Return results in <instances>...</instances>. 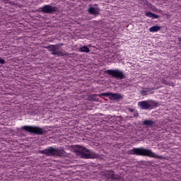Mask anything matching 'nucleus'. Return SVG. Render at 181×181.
Returning a JSON list of instances; mask_svg holds the SVG:
<instances>
[{"mask_svg":"<svg viewBox=\"0 0 181 181\" xmlns=\"http://www.w3.org/2000/svg\"><path fill=\"white\" fill-rule=\"evenodd\" d=\"M128 155H136V156H148L154 158V159H165V156L156 154L152 150L146 149L142 147L133 148L127 151Z\"/></svg>","mask_w":181,"mask_h":181,"instance_id":"obj_1","label":"nucleus"},{"mask_svg":"<svg viewBox=\"0 0 181 181\" xmlns=\"http://www.w3.org/2000/svg\"><path fill=\"white\" fill-rule=\"evenodd\" d=\"M60 46H63V44L49 45L47 47H45V49H47L48 52H52L51 54L57 56V57L69 56L68 52H64Z\"/></svg>","mask_w":181,"mask_h":181,"instance_id":"obj_2","label":"nucleus"},{"mask_svg":"<svg viewBox=\"0 0 181 181\" xmlns=\"http://www.w3.org/2000/svg\"><path fill=\"white\" fill-rule=\"evenodd\" d=\"M78 152L80 153L81 158L83 159H96L100 158V154L95 153L94 151H91L81 146H78Z\"/></svg>","mask_w":181,"mask_h":181,"instance_id":"obj_3","label":"nucleus"},{"mask_svg":"<svg viewBox=\"0 0 181 181\" xmlns=\"http://www.w3.org/2000/svg\"><path fill=\"white\" fill-rule=\"evenodd\" d=\"M40 153L42 155H47V156H60L65 155L66 151L62 148L49 147L48 148L40 151Z\"/></svg>","mask_w":181,"mask_h":181,"instance_id":"obj_4","label":"nucleus"},{"mask_svg":"<svg viewBox=\"0 0 181 181\" xmlns=\"http://www.w3.org/2000/svg\"><path fill=\"white\" fill-rule=\"evenodd\" d=\"M21 131H25V132H30V134H35V135H45L46 130L42 127L37 126H28L25 125L21 127Z\"/></svg>","mask_w":181,"mask_h":181,"instance_id":"obj_5","label":"nucleus"},{"mask_svg":"<svg viewBox=\"0 0 181 181\" xmlns=\"http://www.w3.org/2000/svg\"><path fill=\"white\" fill-rule=\"evenodd\" d=\"M138 107L141 108V110H153V108H156L159 103L155 100H142L138 102Z\"/></svg>","mask_w":181,"mask_h":181,"instance_id":"obj_6","label":"nucleus"},{"mask_svg":"<svg viewBox=\"0 0 181 181\" xmlns=\"http://www.w3.org/2000/svg\"><path fill=\"white\" fill-rule=\"evenodd\" d=\"M105 74L111 76L113 78H117L118 80H124V78H127L125 74L119 69H107L105 71Z\"/></svg>","mask_w":181,"mask_h":181,"instance_id":"obj_7","label":"nucleus"},{"mask_svg":"<svg viewBox=\"0 0 181 181\" xmlns=\"http://www.w3.org/2000/svg\"><path fill=\"white\" fill-rule=\"evenodd\" d=\"M102 175L108 180L124 181V178H122V177L114 174V171L112 170H105L102 173Z\"/></svg>","mask_w":181,"mask_h":181,"instance_id":"obj_8","label":"nucleus"},{"mask_svg":"<svg viewBox=\"0 0 181 181\" xmlns=\"http://www.w3.org/2000/svg\"><path fill=\"white\" fill-rule=\"evenodd\" d=\"M99 97H109L111 101H118V100H122V98H124L119 93H112L110 92L100 93Z\"/></svg>","mask_w":181,"mask_h":181,"instance_id":"obj_9","label":"nucleus"},{"mask_svg":"<svg viewBox=\"0 0 181 181\" xmlns=\"http://www.w3.org/2000/svg\"><path fill=\"white\" fill-rule=\"evenodd\" d=\"M40 12H42V13H54V12H57V11H59V8H57V6H53L48 4L40 8Z\"/></svg>","mask_w":181,"mask_h":181,"instance_id":"obj_10","label":"nucleus"},{"mask_svg":"<svg viewBox=\"0 0 181 181\" xmlns=\"http://www.w3.org/2000/svg\"><path fill=\"white\" fill-rule=\"evenodd\" d=\"M101 11V9L98 7H93L90 6L88 9V12L89 15H100V12Z\"/></svg>","mask_w":181,"mask_h":181,"instance_id":"obj_11","label":"nucleus"},{"mask_svg":"<svg viewBox=\"0 0 181 181\" xmlns=\"http://www.w3.org/2000/svg\"><path fill=\"white\" fill-rule=\"evenodd\" d=\"M145 15L147 16V18H152V19H159V15L155 14L151 11L146 12Z\"/></svg>","mask_w":181,"mask_h":181,"instance_id":"obj_12","label":"nucleus"},{"mask_svg":"<svg viewBox=\"0 0 181 181\" xmlns=\"http://www.w3.org/2000/svg\"><path fill=\"white\" fill-rule=\"evenodd\" d=\"M153 124H155V122L151 119H145L143 122V125L145 127H153Z\"/></svg>","mask_w":181,"mask_h":181,"instance_id":"obj_13","label":"nucleus"},{"mask_svg":"<svg viewBox=\"0 0 181 181\" xmlns=\"http://www.w3.org/2000/svg\"><path fill=\"white\" fill-rule=\"evenodd\" d=\"M160 30V26L159 25H154L148 29L149 32H151L152 33H155V32H159Z\"/></svg>","mask_w":181,"mask_h":181,"instance_id":"obj_14","label":"nucleus"},{"mask_svg":"<svg viewBox=\"0 0 181 181\" xmlns=\"http://www.w3.org/2000/svg\"><path fill=\"white\" fill-rule=\"evenodd\" d=\"M78 52L81 53H90V48L87 46H83L78 49Z\"/></svg>","mask_w":181,"mask_h":181,"instance_id":"obj_15","label":"nucleus"},{"mask_svg":"<svg viewBox=\"0 0 181 181\" xmlns=\"http://www.w3.org/2000/svg\"><path fill=\"white\" fill-rule=\"evenodd\" d=\"M163 84H165L166 86H173V83H172L166 79L163 80Z\"/></svg>","mask_w":181,"mask_h":181,"instance_id":"obj_16","label":"nucleus"},{"mask_svg":"<svg viewBox=\"0 0 181 181\" xmlns=\"http://www.w3.org/2000/svg\"><path fill=\"white\" fill-rule=\"evenodd\" d=\"M148 91H149V90H143L141 91V94L142 95H146V93H148Z\"/></svg>","mask_w":181,"mask_h":181,"instance_id":"obj_17","label":"nucleus"},{"mask_svg":"<svg viewBox=\"0 0 181 181\" xmlns=\"http://www.w3.org/2000/svg\"><path fill=\"white\" fill-rule=\"evenodd\" d=\"M0 64H5V60L2 58H0Z\"/></svg>","mask_w":181,"mask_h":181,"instance_id":"obj_18","label":"nucleus"},{"mask_svg":"<svg viewBox=\"0 0 181 181\" xmlns=\"http://www.w3.org/2000/svg\"><path fill=\"white\" fill-rule=\"evenodd\" d=\"M180 45H181V38H179Z\"/></svg>","mask_w":181,"mask_h":181,"instance_id":"obj_19","label":"nucleus"},{"mask_svg":"<svg viewBox=\"0 0 181 181\" xmlns=\"http://www.w3.org/2000/svg\"><path fill=\"white\" fill-rule=\"evenodd\" d=\"M131 111L132 112V111H134V110H132Z\"/></svg>","mask_w":181,"mask_h":181,"instance_id":"obj_20","label":"nucleus"}]
</instances>
